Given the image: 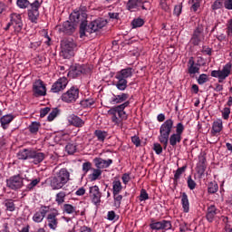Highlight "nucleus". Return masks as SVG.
<instances>
[{
  "mask_svg": "<svg viewBox=\"0 0 232 232\" xmlns=\"http://www.w3.org/2000/svg\"><path fill=\"white\" fill-rule=\"evenodd\" d=\"M49 211L50 206H42V208H40L39 213L42 215V217L45 218Z\"/></svg>",
  "mask_w": 232,
  "mask_h": 232,
  "instance_id": "obj_59",
  "label": "nucleus"
},
{
  "mask_svg": "<svg viewBox=\"0 0 232 232\" xmlns=\"http://www.w3.org/2000/svg\"><path fill=\"white\" fill-rule=\"evenodd\" d=\"M131 142H133V144L137 148L140 147V140L138 136L135 135V136L131 137Z\"/></svg>",
  "mask_w": 232,
  "mask_h": 232,
  "instance_id": "obj_62",
  "label": "nucleus"
},
{
  "mask_svg": "<svg viewBox=\"0 0 232 232\" xmlns=\"http://www.w3.org/2000/svg\"><path fill=\"white\" fill-rule=\"evenodd\" d=\"M92 173L89 175V179L92 182V181H96L98 179H101L102 175V170H101V169H98L96 167V169H92Z\"/></svg>",
  "mask_w": 232,
  "mask_h": 232,
  "instance_id": "obj_30",
  "label": "nucleus"
},
{
  "mask_svg": "<svg viewBox=\"0 0 232 232\" xmlns=\"http://www.w3.org/2000/svg\"><path fill=\"white\" fill-rule=\"evenodd\" d=\"M130 104V102H125L121 104L112 106L110 111H108V114L111 115V121L115 125L119 126L121 123V121L128 120V114H126V111L124 110H126ZM117 114L121 121L118 118Z\"/></svg>",
  "mask_w": 232,
  "mask_h": 232,
  "instance_id": "obj_6",
  "label": "nucleus"
},
{
  "mask_svg": "<svg viewBox=\"0 0 232 232\" xmlns=\"http://www.w3.org/2000/svg\"><path fill=\"white\" fill-rule=\"evenodd\" d=\"M180 198H181V206L184 213H188L189 212V201H188V197L186 194V192H181L180 193Z\"/></svg>",
  "mask_w": 232,
  "mask_h": 232,
  "instance_id": "obj_29",
  "label": "nucleus"
},
{
  "mask_svg": "<svg viewBox=\"0 0 232 232\" xmlns=\"http://www.w3.org/2000/svg\"><path fill=\"white\" fill-rule=\"evenodd\" d=\"M145 4H150L148 0H128L126 5V9L130 12H136L142 10H148V7L145 6Z\"/></svg>",
  "mask_w": 232,
  "mask_h": 232,
  "instance_id": "obj_14",
  "label": "nucleus"
},
{
  "mask_svg": "<svg viewBox=\"0 0 232 232\" xmlns=\"http://www.w3.org/2000/svg\"><path fill=\"white\" fill-rule=\"evenodd\" d=\"M94 135L100 142H104L106 137L108 136V133L106 131L101 130H96L94 131Z\"/></svg>",
  "mask_w": 232,
  "mask_h": 232,
  "instance_id": "obj_36",
  "label": "nucleus"
},
{
  "mask_svg": "<svg viewBox=\"0 0 232 232\" xmlns=\"http://www.w3.org/2000/svg\"><path fill=\"white\" fill-rule=\"evenodd\" d=\"M224 7L227 10H232V0H225Z\"/></svg>",
  "mask_w": 232,
  "mask_h": 232,
  "instance_id": "obj_63",
  "label": "nucleus"
},
{
  "mask_svg": "<svg viewBox=\"0 0 232 232\" xmlns=\"http://www.w3.org/2000/svg\"><path fill=\"white\" fill-rule=\"evenodd\" d=\"M219 212L220 210L216 207V205H208L207 206V211L205 212V218H207L208 223H213Z\"/></svg>",
  "mask_w": 232,
  "mask_h": 232,
  "instance_id": "obj_21",
  "label": "nucleus"
},
{
  "mask_svg": "<svg viewBox=\"0 0 232 232\" xmlns=\"http://www.w3.org/2000/svg\"><path fill=\"white\" fill-rule=\"evenodd\" d=\"M102 193L97 185L90 188V198L94 206H100L102 203Z\"/></svg>",
  "mask_w": 232,
  "mask_h": 232,
  "instance_id": "obj_18",
  "label": "nucleus"
},
{
  "mask_svg": "<svg viewBox=\"0 0 232 232\" xmlns=\"http://www.w3.org/2000/svg\"><path fill=\"white\" fill-rule=\"evenodd\" d=\"M150 229L152 230H164L168 231L172 229L173 225L171 221H168L167 219H161V221H155V219H150Z\"/></svg>",
  "mask_w": 232,
  "mask_h": 232,
  "instance_id": "obj_12",
  "label": "nucleus"
},
{
  "mask_svg": "<svg viewBox=\"0 0 232 232\" xmlns=\"http://www.w3.org/2000/svg\"><path fill=\"white\" fill-rule=\"evenodd\" d=\"M154 150V152L157 155H160L163 152V148L160 143H154V147L152 148Z\"/></svg>",
  "mask_w": 232,
  "mask_h": 232,
  "instance_id": "obj_57",
  "label": "nucleus"
},
{
  "mask_svg": "<svg viewBox=\"0 0 232 232\" xmlns=\"http://www.w3.org/2000/svg\"><path fill=\"white\" fill-rule=\"evenodd\" d=\"M44 0H34V2H30V0H16V5L20 9H28V17L32 23H37L38 17L40 15L39 9L43 5Z\"/></svg>",
  "mask_w": 232,
  "mask_h": 232,
  "instance_id": "obj_2",
  "label": "nucleus"
},
{
  "mask_svg": "<svg viewBox=\"0 0 232 232\" xmlns=\"http://www.w3.org/2000/svg\"><path fill=\"white\" fill-rule=\"evenodd\" d=\"M65 150L69 155H73L76 152V145L72 143H68L65 147Z\"/></svg>",
  "mask_w": 232,
  "mask_h": 232,
  "instance_id": "obj_46",
  "label": "nucleus"
},
{
  "mask_svg": "<svg viewBox=\"0 0 232 232\" xmlns=\"http://www.w3.org/2000/svg\"><path fill=\"white\" fill-rule=\"evenodd\" d=\"M81 106L84 109L91 108L95 104V100L92 98H88L81 101Z\"/></svg>",
  "mask_w": 232,
  "mask_h": 232,
  "instance_id": "obj_35",
  "label": "nucleus"
},
{
  "mask_svg": "<svg viewBox=\"0 0 232 232\" xmlns=\"http://www.w3.org/2000/svg\"><path fill=\"white\" fill-rule=\"evenodd\" d=\"M78 24H81V22H74L72 20L65 21L63 24L59 25V32L66 35H72L75 32Z\"/></svg>",
  "mask_w": 232,
  "mask_h": 232,
  "instance_id": "obj_13",
  "label": "nucleus"
},
{
  "mask_svg": "<svg viewBox=\"0 0 232 232\" xmlns=\"http://www.w3.org/2000/svg\"><path fill=\"white\" fill-rule=\"evenodd\" d=\"M122 191V183L121 180H114L112 182V195H120Z\"/></svg>",
  "mask_w": 232,
  "mask_h": 232,
  "instance_id": "obj_33",
  "label": "nucleus"
},
{
  "mask_svg": "<svg viewBox=\"0 0 232 232\" xmlns=\"http://www.w3.org/2000/svg\"><path fill=\"white\" fill-rule=\"evenodd\" d=\"M208 81H209L208 76L205 73H202L199 75L198 79V83L202 85V84H206V82H208Z\"/></svg>",
  "mask_w": 232,
  "mask_h": 232,
  "instance_id": "obj_48",
  "label": "nucleus"
},
{
  "mask_svg": "<svg viewBox=\"0 0 232 232\" xmlns=\"http://www.w3.org/2000/svg\"><path fill=\"white\" fill-rule=\"evenodd\" d=\"M232 65L230 63L226 64L221 71H219L218 82L226 80L231 74Z\"/></svg>",
  "mask_w": 232,
  "mask_h": 232,
  "instance_id": "obj_27",
  "label": "nucleus"
},
{
  "mask_svg": "<svg viewBox=\"0 0 232 232\" xmlns=\"http://www.w3.org/2000/svg\"><path fill=\"white\" fill-rule=\"evenodd\" d=\"M67 193L65 191H60L55 195V202L58 206H62L65 203Z\"/></svg>",
  "mask_w": 232,
  "mask_h": 232,
  "instance_id": "obj_31",
  "label": "nucleus"
},
{
  "mask_svg": "<svg viewBox=\"0 0 232 232\" xmlns=\"http://www.w3.org/2000/svg\"><path fill=\"white\" fill-rule=\"evenodd\" d=\"M29 181L31 182L26 186L25 191H32L41 182V179L38 178Z\"/></svg>",
  "mask_w": 232,
  "mask_h": 232,
  "instance_id": "obj_39",
  "label": "nucleus"
},
{
  "mask_svg": "<svg viewBox=\"0 0 232 232\" xmlns=\"http://www.w3.org/2000/svg\"><path fill=\"white\" fill-rule=\"evenodd\" d=\"M218 190V185L217 182L213 181L208 183V193L214 195Z\"/></svg>",
  "mask_w": 232,
  "mask_h": 232,
  "instance_id": "obj_41",
  "label": "nucleus"
},
{
  "mask_svg": "<svg viewBox=\"0 0 232 232\" xmlns=\"http://www.w3.org/2000/svg\"><path fill=\"white\" fill-rule=\"evenodd\" d=\"M200 64L195 63L193 56H191L188 63V72L190 77H194V74L199 73Z\"/></svg>",
  "mask_w": 232,
  "mask_h": 232,
  "instance_id": "obj_24",
  "label": "nucleus"
},
{
  "mask_svg": "<svg viewBox=\"0 0 232 232\" xmlns=\"http://www.w3.org/2000/svg\"><path fill=\"white\" fill-rule=\"evenodd\" d=\"M94 167H96L98 169H104L111 167V164H113V160L108 159L104 160L101 157H96L93 159Z\"/></svg>",
  "mask_w": 232,
  "mask_h": 232,
  "instance_id": "obj_23",
  "label": "nucleus"
},
{
  "mask_svg": "<svg viewBox=\"0 0 232 232\" xmlns=\"http://www.w3.org/2000/svg\"><path fill=\"white\" fill-rule=\"evenodd\" d=\"M44 219V217L39 211H37L33 217V220L36 223H41Z\"/></svg>",
  "mask_w": 232,
  "mask_h": 232,
  "instance_id": "obj_54",
  "label": "nucleus"
},
{
  "mask_svg": "<svg viewBox=\"0 0 232 232\" xmlns=\"http://www.w3.org/2000/svg\"><path fill=\"white\" fill-rule=\"evenodd\" d=\"M23 185L24 181L20 175H15L6 179V186L13 190L21 188Z\"/></svg>",
  "mask_w": 232,
  "mask_h": 232,
  "instance_id": "obj_20",
  "label": "nucleus"
},
{
  "mask_svg": "<svg viewBox=\"0 0 232 232\" xmlns=\"http://www.w3.org/2000/svg\"><path fill=\"white\" fill-rule=\"evenodd\" d=\"M15 119V116L13 114H7L0 118V124L2 129L7 130L12 123V121Z\"/></svg>",
  "mask_w": 232,
  "mask_h": 232,
  "instance_id": "obj_26",
  "label": "nucleus"
},
{
  "mask_svg": "<svg viewBox=\"0 0 232 232\" xmlns=\"http://www.w3.org/2000/svg\"><path fill=\"white\" fill-rule=\"evenodd\" d=\"M121 179H122V182L127 185L128 182L130 181V175L128 173H125L122 175L121 177Z\"/></svg>",
  "mask_w": 232,
  "mask_h": 232,
  "instance_id": "obj_64",
  "label": "nucleus"
},
{
  "mask_svg": "<svg viewBox=\"0 0 232 232\" xmlns=\"http://www.w3.org/2000/svg\"><path fill=\"white\" fill-rule=\"evenodd\" d=\"M107 218L110 221H118L120 219V216L116 214L114 210L108 211Z\"/></svg>",
  "mask_w": 232,
  "mask_h": 232,
  "instance_id": "obj_43",
  "label": "nucleus"
},
{
  "mask_svg": "<svg viewBox=\"0 0 232 232\" xmlns=\"http://www.w3.org/2000/svg\"><path fill=\"white\" fill-rule=\"evenodd\" d=\"M68 86V78L61 77L55 82L53 83L51 87V92L59 93L63 92Z\"/></svg>",
  "mask_w": 232,
  "mask_h": 232,
  "instance_id": "obj_19",
  "label": "nucleus"
},
{
  "mask_svg": "<svg viewBox=\"0 0 232 232\" xmlns=\"http://www.w3.org/2000/svg\"><path fill=\"white\" fill-rule=\"evenodd\" d=\"M200 4L198 2H190L191 7H190V11L198 14V9L200 8Z\"/></svg>",
  "mask_w": 232,
  "mask_h": 232,
  "instance_id": "obj_50",
  "label": "nucleus"
},
{
  "mask_svg": "<svg viewBox=\"0 0 232 232\" xmlns=\"http://www.w3.org/2000/svg\"><path fill=\"white\" fill-rule=\"evenodd\" d=\"M92 72V68L88 65L73 64L70 67L68 76L70 78H77L82 74H89Z\"/></svg>",
  "mask_w": 232,
  "mask_h": 232,
  "instance_id": "obj_9",
  "label": "nucleus"
},
{
  "mask_svg": "<svg viewBox=\"0 0 232 232\" xmlns=\"http://www.w3.org/2000/svg\"><path fill=\"white\" fill-rule=\"evenodd\" d=\"M174 129L175 122L171 119L165 121L160 127L158 140L163 146L164 150H167L169 146V139Z\"/></svg>",
  "mask_w": 232,
  "mask_h": 232,
  "instance_id": "obj_5",
  "label": "nucleus"
},
{
  "mask_svg": "<svg viewBox=\"0 0 232 232\" xmlns=\"http://www.w3.org/2000/svg\"><path fill=\"white\" fill-rule=\"evenodd\" d=\"M33 95L35 98L46 96V86L42 80H37L33 85Z\"/></svg>",
  "mask_w": 232,
  "mask_h": 232,
  "instance_id": "obj_17",
  "label": "nucleus"
},
{
  "mask_svg": "<svg viewBox=\"0 0 232 232\" xmlns=\"http://www.w3.org/2000/svg\"><path fill=\"white\" fill-rule=\"evenodd\" d=\"M206 161V159L203 158L202 160H199V163L198 164L197 172L200 177H202L205 174V171L207 169Z\"/></svg>",
  "mask_w": 232,
  "mask_h": 232,
  "instance_id": "obj_32",
  "label": "nucleus"
},
{
  "mask_svg": "<svg viewBox=\"0 0 232 232\" xmlns=\"http://www.w3.org/2000/svg\"><path fill=\"white\" fill-rule=\"evenodd\" d=\"M201 52L205 54V55H211L212 54V48L204 45Z\"/></svg>",
  "mask_w": 232,
  "mask_h": 232,
  "instance_id": "obj_61",
  "label": "nucleus"
},
{
  "mask_svg": "<svg viewBox=\"0 0 232 232\" xmlns=\"http://www.w3.org/2000/svg\"><path fill=\"white\" fill-rule=\"evenodd\" d=\"M184 130H185V128H184L182 122H179L176 125V132L175 133L179 136H182Z\"/></svg>",
  "mask_w": 232,
  "mask_h": 232,
  "instance_id": "obj_58",
  "label": "nucleus"
},
{
  "mask_svg": "<svg viewBox=\"0 0 232 232\" xmlns=\"http://www.w3.org/2000/svg\"><path fill=\"white\" fill-rule=\"evenodd\" d=\"M150 197L149 194L147 193L146 189L142 188L140 190V201L143 202V201H147L149 200Z\"/></svg>",
  "mask_w": 232,
  "mask_h": 232,
  "instance_id": "obj_52",
  "label": "nucleus"
},
{
  "mask_svg": "<svg viewBox=\"0 0 232 232\" xmlns=\"http://www.w3.org/2000/svg\"><path fill=\"white\" fill-rule=\"evenodd\" d=\"M10 24H12V28L14 29V34H20L24 26L22 15L15 13L11 14Z\"/></svg>",
  "mask_w": 232,
  "mask_h": 232,
  "instance_id": "obj_15",
  "label": "nucleus"
},
{
  "mask_svg": "<svg viewBox=\"0 0 232 232\" xmlns=\"http://www.w3.org/2000/svg\"><path fill=\"white\" fill-rule=\"evenodd\" d=\"M63 213L67 215L77 214L76 207L72 204H64L63 207Z\"/></svg>",
  "mask_w": 232,
  "mask_h": 232,
  "instance_id": "obj_34",
  "label": "nucleus"
},
{
  "mask_svg": "<svg viewBox=\"0 0 232 232\" xmlns=\"http://www.w3.org/2000/svg\"><path fill=\"white\" fill-rule=\"evenodd\" d=\"M68 181H70L68 169H60L58 172L49 178V186L53 190L64 189Z\"/></svg>",
  "mask_w": 232,
  "mask_h": 232,
  "instance_id": "obj_3",
  "label": "nucleus"
},
{
  "mask_svg": "<svg viewBox=\"0 0 232 232\" xmlns=\"http://www.w3.org/2000/svg\"><path fill=\"white\" fill-rule=\"evenodd\" d=\"M59 114V109L58 108H53V111L49 113L47 117L48 121H53Z\"/></svg>",
  "mask_w": 232,
  "mask_h": 232,
  "instance_id": "obj_45",
  "label": "nucleus"
},
{
  "mask_svg": "<svg viewBox=\"0 0 232 232\" xmlns=\"http://www.w3.org/2000/svg\"><path fill=\"white\" fill-rule=\"evenodd\" d=\"M130 97L129 93L126 92H121L120 94H112V97L111 98V104L112 105H118V104H124L126 102H130L128 100Z\"/></svg>",
  "mask_w": 232,
  "mask_h": 232,
  "instance_id": "obj_22",
  "label": "nucleus"
},
{
  "mask_svg": "<svg viewBox=\"0 0 232 232\" xmlns=\"http://www.w3.org/2000/svg\"><path fill=\"white\" fill-rule=\"evenodd\" d=\"M86 7L81 5L70 14V20L76 23L80 22V38L82 39L87 34H94L104 28L108 22L105 19L98 18L88 24Z\"/></svg>",
  "mask_w": 232,
  "mask_h": 232,
  "instance_id": "obj_1",
  "label": "nucleus"
},
{
  "mask_svg": "<svg viewBox=\"0 0 232 232\" xmlns=\"http://www.w3.org/2000/svg\"><path fill=\"white\" fill-rule=\"evenodd\" d=\"M41 127V124L37 121L33 122L30 126H29V130L34 134L37 133L39 130V128Z\"/></svg>",
  "mask_w": 232,
  "mask_h": 232,
  "instance_id": "obj_47",
  "label": "nucleus"
},
{
  "mask_svg": "<svg viewBox=\"0 0 232 232\" xmlns=\"http://www.w3.org/2000/svg\"><path fill=\"white\" fill-rule=\"evenodd\" d=\"M67 121H68L69 124H71L72 126H74L76 128H82L85 124L84 121H82L81 118H79L75 114L69 115L67 117Z\"/></svg>",
  "mask_w": 232,
  "mask_h": 232,
  "instance_id": "obj_25",
  "label": "nucleus"
},
{
  "mask_svg": "<svg viewBox=\"0 0 232 232\" xmlns=\"http://www.w3.org/2000/svg\"><path fill=\"white\" fill-rule=\"evenodd\" d=\"M58 216H60V212L56 208H53V211L49 213L46 217V220L48 223V227L52 230H56L59 224Z\"/></svg>",
  "mask_w": 232,
  "mask_h": 232,
  "instance_id": "obj_16",
  "label": "nucleus"
},
{
  "mask_svg": "<svg viewBox=\"0 0 232 232\" xmlns=\"http://www.w3.org/2000/svg\"><path fill=\"white\" fill-rule=\"evenodd\" d=\"M186 169H187V165H184L183 167H179V169H177L176 173L174 175V177H176V179H180V176L183 175Z\"/></svg>",
  "mask_w": 232,
  "mask_h": 232,
  "instance_id": "obj_49",
  "label": "nucleus"
},
{
  "mask_svg": "<svg viewBox=\"0 0 232 232\" xmlns=\"http://www.w3.org/2000/svg\"><path fill=\"white\" fill-rule=\"evenodd\" d=\"M93 167L91 161H85L82 163V171L86 175L90 170H92Z\"/></svg>",
  "mask_w": 232,
  "mask_h": 232,
  "instance_id": "obj_44",
  "label": "nucleus"
},
{
  "mask_svg": "<svg viewBox=\"0 0 232 232\" xmlns=\"http://www.w3.org/2000/svg\"><path fill=\"white\" fill-rule=\"evenodd\" d=\"M168 142H169V145L172 148H176L178 144H180V142H182V136L177 133H173L169 136Z\"/></svg>",
  "mask_w": 232,
  "mask_h": 232,
  "instance_id": "obj_28",
  "label": "nucleus"
},
{
  "mask_svg": "<svg viewBox=\"0 0 232 232\" xmlns=\"http://www.w3.org/2000/svg\"><path fill=\"white\" fill-rule=\"evenodd\" d=\"M224 5H225L224 0H215L211 5L210 8L213 11H217V10L222 9Z\"/></svg>",
  "mask_w": 232,
  "mask_h": 232,
  "instance_id": "obj_37",
  "label": "nucleus"
},
{
  "mask_svg": "<svg viewBox=\"0 0 232 232\" xmlns=\"http://www.w3.org/2000/svg\"><path fill=\"white\" fill-rule=\"evenodd\" d=\"M222 130H223V122L221 121L213 122L212 130L215 133H219L222 131Z\"/></svg>",
  "mask_w": 232,
  "mask_h": 232,
  "instance_id": "obj_40",
  "label": "nucleus"
},
{
  "mask_svg": "<svg viewBox=\"0 0 232 232\" xmlns=\"http://www.w3.org/2000/svg\"><path fill=\"white\" fill-rule=\"evenodd\" d=\"M187 184H188V187L190 190H193L196 188L197 187V183L192 179V177L191 176H188V180H187Z\"/></svg>",
  "mask_w": 232,
  "mask_h": 232,
  "instance_id": "obj_51",
  "label": "nucleus"
},
{
  "mask_svg": "<svg viewBox=\"0 0 232 232\" xmlns=\"http://www.w3.org/2000/svg\"><path fill=\"white\" fill-rule=\"evenodd\" d=\"M180 14H182V4H179L178 5H175L173 10V14L176 16H180Z\"/></svg>",
  "mask_w": 232,
  "mask_h": 232,
  "instance_id": "obj_56",
  "label": "nucleus"
},
{
  "mask_svg": "<svg viewBox=\"0 0 232 232\" xmlns=\"http://www.w3.org/2000/svg\"><path fill=\"white\" fill-rule=\"evenodd\" d=\"M4 205L6 208L7 211H9V212L15 211V204L14 203L13 199L5 200Z\"/></svg>",
  "mask_w": 232,
  "mask_h": 232,
  "instance_id": "obj_38",
  "label": "nucleus"
},
{
  "mask_svg": "<svg viewBox=\"0 0 232 232\" xmlns=\"http://www.w3.org/2000/svg\"><path fill=\"white\" fill-rule=\"evenodd\" d=\"M205 40V33H204V25L202 24H198L197 28L194 30L190 44L194 46H198Z\"/></svg>",
  "mask_w": 232,
  "mask_h": 232,
  "instance_id": "obj_10",
  "label": "nucleus"
},
{
  "mask_svg": "<svg viewBox=\"0 0 232 232\" xmlns=\"http://www.w3.org/2000/svg\"><path fill=\"white\" fill-rule=\"evenodd\" d=\"M134 70L130 67L121 69L115 74V79L117 80L114 83L116 89L120 92H125L128 89V79L131 78Z\"/></svg>",
  "mask_w": 232,
  "mask_h": 232,
  "instance_id": "obj_7",
  "label": "nucleus"
},
{
  "mask_svg": "<svg viewBox=\"0 0 232 232\" xmlns=\"http://www.w3.org/2000/svg\"><path fill=\"white\" fill-rule=\"evenodd\" d=\"M79 98V89L72 86L66 92L63 93L61 100L66 103H74Z\"/></svg>",
  "mask_w": 232,
  "mask_h": 232,
  "instance_id": "obj_11",
  "label": "nucleus"
},
{
  "mask_svg": "<svg viewBox=\"0 0 232 232\" xmlns=\"http://www.w3.org/2000/svg\"><path fill=\"white\" fill-rule=\"evenodd\" d=\"M19 160H31L34 165L42 163L45 160V153L33 149H22L16 153Z\"/></svg>",
  "mask_w": 232,
  "mask_h": 232,
  "instance_id": "obj_4",
  "label": "nucleus"
},
{
  "mask_svg": "<svg viewBox=\"0 0 232 232\" xmlns=\"http://www.w3.org/2000/svg\"><path fill=\"white\" fill-rule=\"evenodd\" d=\"M227 34L232 36V19H229L227 24Z\"/></svg>",
  "mask_w": 232,
  "mask_h": 232,
  "instance_id": "obj_60",
  "label": "nucleus"
},
{
  "mask_svg": "<svg viewBox=\"0 0 232 232\" xmlns=\"http://www.w3.org/2000/svg\"><path fill=\"white\" fill-rule=\"evenodd\" d=\"M145 24V21L141 18H135L131 22L132 28H140Z\"/></svg>",
  "mask_w": 232,
  "mask_h": 232,
  "instance_id": "obj_42",
  "label": "nucleus"
},
{
  "mask_svg": "<svg viewBox=\"0 0 232 232\" xmlns=\"http://www.w3.org/2000/svg\"><path fill=\"white\" fill-rule=\"evenodd\" d=\"M113 199H114L115 205H117L118 208H120L122 202V195L113 194Z\"/></svg>",
  "mask_w": 232,
  "mask_h": 232,
  "instance_id": "obj_55",
  "label": "nucleus"
},
{
  "mask_svg": "<svg viewBox=\"0 0 232 232\" xmlns=\"http://www.w3.org/2000/svg\"><path fill=\"white\" fill-rule=\"evenodd\" d=\"M231 114V109L229 107H225L222 111V118L224 120H228Z\"/></svg>",
  "mask_w": 232,
  "mask_h": 232,
  "instance_id": "obj_53",
  "label": "nucleus"
},
{
  "mask_svg": "<svg viewBox=\"0 0 232 232\" xmlns=\"http://www.w3.org/2000/svg\"><path fill=\"white\" fill-rule=\"evenodd\" d=\"M76 44L72 41V39H64L61 41V56L64 59H70L74 55V49Z\"/></svg>",
  "mask_w": 232,
  "mask_h": 232,
  "instance_id": "obj_8",
  "label": "nucleus"
}]
</instances>
